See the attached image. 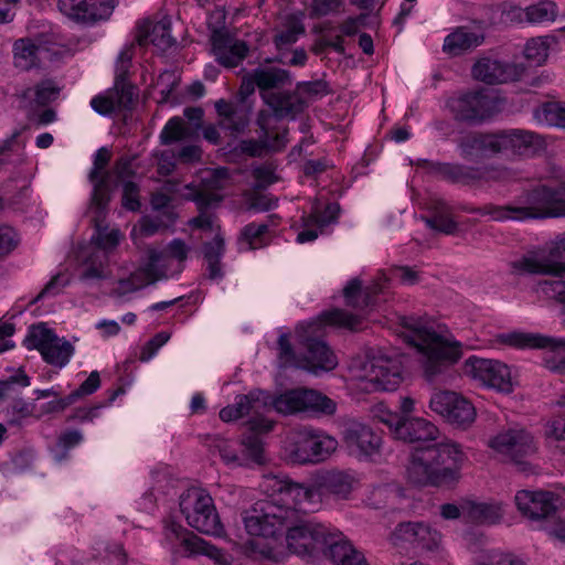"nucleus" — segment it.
<instances>
[{"mask_svg":"<svg viewBox=\"0 0 565 565\" xmlns=\"http://www.w3.org/2000/svg\"><path fill=\"white\" fill-rule=\"evenodd\" d=\"M24 343L30 350L36 349L46 363L58 369L64 367L74 354L71 342L58 338L44 324L31 327Z\"/></svg>","mask_w":565,"mask_h":565,"instance_id":"ddd939ff","label":"nucleus"},{"mask_svg":"<svg viewBox=\"0 0 565 565\" xmlns=\"http://www.w3.org/2000/svg\"><path fill=\"white\" fill-rule=\"evenodd\" d=\"M88 0H58L57 7L63 15L70 20L87 25Z\"/></svg>","mask_w":565,"mask_h":565,"instance_id":"603ef678","label":"nucleus"},{"mask_svg":"<svg viewBox=\"0 0 565 565\" xmlns=\"http://www.w3.org/2000/svg\"><path fill=\"white\" fill-rule=\"evenodd\" d=\"M514 501L521 515L530 521L552 518L563 504L558 494L542 490H520L516 492Z\"/></svg>","mask_w":565,"mask_h":565,"instance_id":"aec40b11","label":"nucleus"},{"mask_svg":"<svg viewBox=\"0 0 565 565\" xmlns=\"http://www.w3.org/2000/svg\"><path fill=\"white\" fill-rule=\"evenodd\" d=\"M418 522H404L399 523L395 531L392 533V541L394 544L398 542H408L412 544L416 543Z\"/></svg>","mask_w":565,"mask_h":565,"instance_id":"338daca9","label":"nucleus"},{"mask_svg":"<svg viewBox=\"0 0 565 565\" xmlns=\"http://www.w3.org/2000/svg\"><path fill=\"white\" fill-rule=\"evenodd\" d=\"M87 2V25L109 19L118 4V0H88Z\"/></svg>","mask_w":565,"mask_h":565,"instance_id":"8fccbe9b","label":"nucleus"},{"mask_svg":"<svg viewBox=\"0 0 565 565\" xmlns=\"http://www.w3.org/2000/svg\"><path fill=\"white\" fill-rule=\"evenodd\" d=\"M498 152H512L529 156L542 147L541 137L523 129H509L495 132Z\"/></svg>","mask_w":565,"mask_h":565,"instance_id":"bb28decb","label":"nucleus"},{"mask_svg":"<svg viewBox=\"0 0 565 565\" xmlns=\"http://www.w3.org/2000/svg\"><path fill=\"white\" fill-rule=\"evenodd\" d=\"M489 447L502 459L524 465V459L536 451L533 436L523 428H509L492 437Z\"/></svg>","mask_w":565,"mask_h":565,"instance_id":"a211bd4d","label":"nucleus"},{"mask_svg":"<svg viewBox=\"0 0 565 565\" xmlns=\"http://www.w3.org/2000/svg\"><path fill=\"white\" fill-rule=\"evenodd\" d=\"M270 116L271 115L266 110H260L257 116V125L263 131V138L260 141L249 140L243 142V150L248 152L250 156H262L264 150L278 151L285 147L287 142V132H284L281 135L276 134L274 137H271V135L268 131V120Z\"/></svg>","mask_w":565,"mask_h":565,"instance_id":"72a5a7b5","label":"nucleus"},{"mask_svg":"<svg viewBox=\"0 0 565 565\" xmlns=\"http://www.w3.org/2000/svg\"><path fill=\"white\" fill-rule=\"evenodd\" d=\"M441 542V534L433 529L430 525L418 522L417 523V534H416V543L422 548L433 551L436 550Z\"/></svg>","mask_w":565,"mask_h":565,"instance_id":"bf43d9fd","label":"nucleus"},{"mask_svg":"<svg viewBox=\"0 0 565 565\" xmlns=\"http://www.w3.org/2000/svg\"><path fill=\"white\" fill-rule=\"evenodd\" d=\"M536 292L540 297L555 300L562 305V323L565 326V280L544 279L537 282Z\"/></svg>","mask_w":565,"mask_h":565,"instance_id":"a18cd8bd","label":"nucleus"},{"mask_svg":"<svg viewBox=\"0 0 565 565\" xmlns=\"http://www.w3.org/2000/svg\"><path fill=\"white\" fill-rule=\"evenodd\" d=\"M179 507L189 526L212 536H222L224 526L211 494L198 487L186 489L179 499Z\"/></svg>","mask_w":565,"mask_h":565,"instance_id":"0eeeda50","label":"nucleus"},{"mask_svg":"<svg viewBox=\"0 0 565 565\" xmlns=\"http://www.w3.org/2000/svg\"><path fill=\"white\" fill-rule=\"evenodd\" d=\"M483 42L484 33L480 28L461 25L445 38L443 51L450 56H459L478 47Z\"/></svg>","mask_w":565,"mask_h":565,"instance_id":"2f4dec72","label":"nucleus"},{"mask_svg":"<svg viewBox=\"0 0 565 565\" xmlns=\"http://www.w3.org/2000/svg\"><path fill=\"white\" fill-rule=\"evenodd\" d=\"M218 127L230 136L243 134L249 125L252 108L243 103L220 98L214 103Z\"/></svg>","mask_w":565,"mask_h":565,"instance_id":"a878e982","label":"nucleus"},{"mask_svg":"<svg viewBox=\"0 0 565 565\" xmlns=\"http://www.w3.org/2000/svg\"><path fill=\"white\" fill-rule=\"evenodd\" d=\"M513 275H552L565 276V233L556 236L545 247L514 260L511 264Z\"/></svg>","mask_w":565,"mask_h":565,"instance_id":"9d476101","label":"nucleus"},{"mask_svg":"<svg viewBox=\"0 0 565 565\" xmlns=\"http://www.w3.org/2000/svg\"><path fill=\"white\" fill-rule=\"evenodd\" d=\"M553 43L555 38L550 35L530 39L523 51L525 58L535 65H542L547 60Z\"/></svg>","mask_w":565,"mask_h":565,"instance_id":"c03bdc74","label":"nucleus"},{"mask_svg":"<svg viewBox=\"0 0 565 565\" xmlns=\"http://www.w3.org/2000/svg\"><path fill=\"white\" fill-rule=\"evenodd\" d=\"M163 543L175 554L184 556L204 555L217 565H232L233 556L218 548L173 520H166Z\"/></svg>","mask_w":565,"mask_h":565,"instance_id":"1a4fd4ad","label":"nucleus"},{"mask_svg":"<svg viewBox=\"0 0 565 565\" xmlns=\"http://www.w3.org/2000/svg\"><path fill=\"white\" fill-rule=\"evenodd\" d=\"M260 395L262 393L250 392L236 396L232 405L220 411V418L223 422H233L248 416L247 425L250 431H270L274 423L265 416L270 407L265 399L260 398Z\"/></svg>","mask_w":565,"mask_h":565,"instance_id":"4468645a","label":"nucleus"},{"mask_svg":"<svg viewBox=\"0 0 565 565\" xmlns=\"http://www.w3.org/2000/svg\"><path fill=\"white\" fill-rule=\"evenodd\" d=\"M340 206L338 203H329L321 211L315 207L313 211L306 216V225H318L319 227L328 226L338 220Z\"/></svg>","mask_w":565,"mask_h":565,"instance_id":"864d4df0","label":"nucleus"},{"mask_svg":"<svg viewBox=\"0 0 565 565\" xmlns=\"http://www.w3.org/2000/svg\"><path fill=\"white\" fill-rule=\"evenodd\" d=\"M139 200V186L132 182L127 181L122 185V206L128 210L136 212L140 209Z\"/></svg>","mask_w":565,"mask_h":565,"instance_id":"e2e57ef3","label":"nucleus"},{"mask_svg":"<svg viewBox=\"0 0 565 565\" xmlns=\"http://www.w3.org/2000/svg\"><path fill=\"white\" fill-rule=\"evenodd\" d=\"M374 416L379 419L380 423L387 426L393 436L396 438V428L402 426L405 417L398 415L397 413L391 412L382 405L376 408Z\"/></svg>","mask_w":565,"mask_h":565,"instance_id":"69168bd1","label":"nucleus"},{"mask_svg":"<svg viewBox=\"0 0 565 565\" xmlns=\"http://www.w3.org/2000/svg\"><path fill=\"white\" fill-rule=\"evenodd\" d=\"M438 428L423 417L404 418L402 426L396 428V439L405 443L428 441L437 438Z\"/></svg>","mask_w":565,"mask_h":565,"instance_id":"c9c22d12","label":"nucleus"},{"mask_svg":"<svg viewBox=\"0 0 565 565\" xmlns=\"http://www.w3.org/2000/svg\"><path fill=\"white\" fill-rule=\"evenodd\" d=\"M502 343L516 349H545L557 355L558 362L550 366L552 370L565 373V339L551 338L532 332H508L499 335Z\"/></svg>","mask_w":565,"mask_h":565,"instance_id":"412c9836","label":"nucleus"},{"mask_svg":"<svg viewBox=\"0 0 565 565\" xmlns=\"http://www.w3.org/2000/svg\"><path fill=\"white\" fill-rule=\"evenodd\" d=\"M30 385V377L21 370L0 381V399L14 398L20 390Z\"/></svg>","mask_w":565,"mask_h":565,"instance_id":"5fc2aeb1","label":"nucleus"},{"mask_svg":"<svg viewBox=\"0 0 565 565\" xmlns=\"http://www.w3.org/2000/svg\"><path fill=\"white\" fill-rule=\"evenodd\" d=\"M343 441L350 455L360 460L372 459L379 455L382 438L369 425L361 422H350L343 433Z\"/></svg>","mask_w":565,"mask_h":565,"instance_id":"5701e85b","label":"nucleus"},{"mask_svg":"<svg viewBox=\"0 0 565 565\" xmlns=\"http://www.w3.org/2000/svg\"><path fill=\"white\" fill-rule=\"evenodd\" d=\"M472 76L487 84H500L514 81L518 76L516 67L491 58H481L472 67Z\"/></svg>","mask_w":565,"mask_h":565,"instance_id":"473e14b6","label":"nucleus"},{"mask_svg":"<svg viewBox=\"0 0 565 565\" xmlns=\"http://www.w3.org/2000/svg\"><path fill=\"white\" fill-rule=\"evenodd\" d=\"M274 491L278 492L277 500H264L254 503L242 514L246 532L252 536L275 539L286 531L295 515L291 500L286 499L285 483H291L289 479H270Z\"/></svg>","mask_w":565,"mask_h":565,"instance_id":"39448f33","label":"nucleus"},{"mask_svg":"<svg viewBox=\"0 0 565 565\" xmlns=\"http://www.w3.org/2000/svg\"><path fill=\"white\" fill-rule=\"evenodd\" d=\"M60 90L53 79H43L33 87L21 90L18 97L30 106H45L58 97Z\"/></svg>","mask_w":565,"mask_h":565,"instance_id":"ea45409f","label":"nucleus"},{"mask_svg":"<svg viewBox=\"0 0 565 565\" xmlns=\"http://www.w3.org/2000/svg\"><path fill=\"white\" fill-rule=\"evenodd\" d=\"M278 220V215L271 214L265 222H250L245 225L238 237L239 249L253 250L269 245L275 235Z\"/></svg>","mask_w":565,"mask_h":565,"instance_id":"c756f323","label":"nucleus"},{"mask_svg":"<svg viewBox=\"0 0 565 565\" xmlns=\"http://www.w3.org/2000/svg\"><path fill=\"white\" fill-rule=\"evenodd\" d=\"M108 256L100 250H93L84 260L79 279L85 282L104 280L109 277Z\"/></svg>","mask_w":565,"mask_h":565,"instance_id":"79ce46f5","label":"nucleus"},{"mask_svg":"<svg viewBox=\"0 0 565 565\" xmlns=\"http://www.w3.org/2000/svg\"><path fill=\"white\" fill-rule=\"evenodd\" d=\"M446 107L457 121L480 122L493 115L497 100L484 92H469L451 96Z\"/></svg>","mask_w":565,"mask_h":565,"instance_id":"f3484780","label":"nucleus"},{"mask_svg":"<svg viewBox=\"0 0 565 565\" xmlns=\"http://www.w3.org/2000/svg\"><path fill=\"white\" fill-rule=\"evenodd\" d=\"M407 342L414 345L420 358L425 379L430 383L445 382L450 366L457 363L461 355V343L450 335H443L420 318H404Z\"/></svg>","mask_w":565,"mask_h":565,"instance_id":"f257e3e1","label":"nucleus"},{"mask_svg":"<svg viewBox=\"0 0 565 565\" xmlns=\"http://www.w3.org/2000/svg\"><path fill=\"white\" fill-rule=\"evenodd\" d=\"M99 386V373L97 371H93L88 377L79 385V387L70 394V396L72 397L73 403H75L78 398L95 393Z\"/></svg>","mask_w":565,"mask_h":565,"instance_id":"0e129e2a","label":"nucleus"},{"mask_svg":"<svg viewBox=\"0 0 565 565\" xmlns=\"http://www.w3.org/2000/svg\"><path fill=\"white\" fill-rule=\"evenodd\" d=\"M430 210L431 216L423 218L428 227L447 235L457 231L458 224L452 218L451 209L446 202L437 200L433 202Z\"/></svg>","mask_w":565,"mask_h":565,"instance_id":"a19ab883","label":"nucleus"},{"mask_svg":"<svg viewBox=\"0 0 565 565\" xmlns=\"http://www.w3.org/2000/svg\"><path fill=\"white\" fill-rule=\"evenodd\" d=\"M120 236L119 230L97 226L95 234L92 236V243L96 247L95 250H100L108 255L119 244Z\"/></svg>","mask_w":565,"mask_h":565,"instance_id":"3c124183","label":"nucleus"},{"mask_svg":"<svg viewBox=\"0 0 565 565\" xmlns=\"http://www.w3.org/2000/svg\"><path fill=\"white\" fill-rule=\"evenodd\" d=\"M13 64L21 71H29L39 66L43 49L29 38L19 39L13 43Z\"/></svg>","mask_w":565,"mask_h":565,"instance_id":"58836bf2","label":"nucleus"},{"mask_svg":"<svg viewBox=\"0 0 565 565\" xmlns=\"http://www.w3.org/2000/svg\"><path fill=\"white\" fill-rule=\"evenodd\" d=\"M136 41L141 46L152 44L159 51L166 52L175 44V40L171 35L170 19L163 18L156 23L150 21L140 23L138 25Z\"/></svg>","mask_w":565,"mask_h":565,"instance_id":"7c9ffc66","label":"nucleus"},{"mask_svg":"<svg viewBox=\"0 0 565 565\" xmlns=\"http://www.w3.org/2000/svg\"><path fill=\"white\" fill-rule=\"evenodd\" d=\"M463 372L483 386L499 392L510 393L513 390L509 366L498 360L471 355L463 363Z\"/></svg>","mask_w":565,"mask_h":565,"instance_id":"dca6fc26","label":"nucleus"},{"mask_svg":"<svg viewBox=\"0 0 565 565\" xmlns=\"http://www.w3.org/2000/svg\"><path fill=\"white\" fill-rule=\"evenodd\" d=\"M494 221L548 218L565 216V182L557 188L535 186L519 196L516 204L498 206L488 204L477 210Z\"/></svg>","mask_w":565,"mask_h":565,"instance_id":"7ed1b4c3","label":"nucleus"},{"mask_svg":"<svg viewBox=\"0 0 565 565\" xmlns=\"http://www.w3.org/2000/svg\"><path fill=\"white\" fill-rule=\"evenodd\" d=\"M546 437L556 443V447L565 452V417L551 422L546 429Z\"/></svg>","mask_w":565,"mask_h":565,"instance_id":"774afa93","label":"nucleus"},{"mask_svg":"<svg viewBox=\"0 0 565 565\" xmlns=\"http://www.w3.org/2000/svg\"><path fill=\"white\" fill-rule=\"evenodd\" d=\"M191 249V246H189L181 238L172 239L167 245L164 250L149 248L147 253V262L140 267V271L145 274L146 279L149 282H154L159 279L168 278L166 266L163 265L166 258L175 259L180 265L181 271Z\"/></svg>","mask_w":565,"mask_h":565,"instance_id":"4be33fe9","label":"nucleus"},{"mask_svg":"<svg viewBox=\"0 0 565 565\" xmlns=\"http://www.w3.org/2000/svg\"><path fill=\"white\" fill-rule=\"evenodd\" d=\"M557 13V6L551 0H542L524 10L525 20L530 23L553 22Z\"/></svg>","mask_w":565,"mask_h":565,"instance_id":"de8ad7c7","label":"nucleus"},{"mask_svg":"<svg viewBox=\"0 0 565 565\" xmlns=\"http://www.w3.org/2000/svg\"><path fill=\"white\" fill-rule=\"evenodd\" d=\"M535 118L540 124L565 129V104L545 103L535 111Z\"/></svg>","mask_w":565,"mask_h":565,"instance_id":"49530a36","label":"nucleus"},{"mask_svg":"<svg viewBox=\"0 0 565 565\" xmlns=\"http://www.w3.org/2000/svg\"><path fill=\"white\" fill-rule=\"evenodd\" d=\"M305 33V25L295 14L285 17L281 29L277 31L274 43L278 50L287 49L296 43L301 34Z\"/></svg>","mask_w":565,"mask_h":565,"instance_id":"37998d69","label":"nucleus"},{"mask_svg":"<svg viewBox=\"0 0 565 565\" xmlns=\"http://www.w3.org/2000/svg\"><path fill=\"white\" fill-rule=\"evenodd\" d=\"M295 509L294 520L288 523L285 531L286 546L292 554L298 556L316 557L320 554L327 555L332 541L340 537V531L329 524L316 519L303 518L302 514L313 511L302 510L292 502Z\"/></svg>","mask_w":565,"mask_h":565,"instance_id":"423d86ee","label":"nucleus"},{"mask_svg":"<svg viewBox=\"0 0 565 565\" xmlns=\"http://www.w3.org/2000/svg\"><path fill=\"white\" fill-rule=\"evenodd\" d=\"M438 171L447 180L463 184L476 181H504L513 178L511 170L499 166L469 167L443 163L439 166Z\"/></svg>","mask_w":565,"mask_h":565,"instance_id":"b1692460","label":"nucleus"},{"mask_svg":"<svg viewBox=\"0 0 565 565\" xmlns=\"http://www.w3.org/2000/svg\"><path fill=\"white\" fill-rule=\"evenodd\" d=\"M343 294L347 305L353 308L364 309L371 305L370 295L362 292V282L356 278L348 282Z\"/></svg>","mask_w":565,"mask_h":565,"instance_id":"6e6d98bb","label":"nucleus"},{"mask_svg":"<svg viewBox=\"0 0 565 565\" xmlns=\"http://www.w3.org/2000/svg\"><path fill=\"white\" fill-rule=\"evenodd\" d=\"M467 460L459 444L446 440L437 445L416 449L407 467V477L417 486H441L455 482Z\"/></svg>","mask_w":565,"mask_h":565,"instance_id":"f03ea898","label":"nucleus"},{"mask_svg":"<svg viewBox=\"0 0 565 565\" xmlns=\"http://www.w3.org/2000/svg\"><path fill=\"white\" fill-rule=\"evenodd\" d=\"M326 557L333 565H370L364 553L340 531V537L332 541Z\"/></svg>","mask_w":565,"mask_h":565,"instance_id":"4c0bfd02","label":"nucleus"},{"mask_svg":"<svg viewBox=\"0 0 565 565\" xmlns=\"http://www.w3.org/2000/svg\"><path fill=\"white\" fill-rule=\"evenodd\" d=\"M459 149L461 157L468 160L499 153L495 134H469L461 139Z\"/></svg>","mask_w":565,"mask_h":565,"instance_id":"e433bc0d","label":"nucleus"},{"mask_svg":"<svg viewBox=\"0 0 565 565\" xmlns=\"http://www.w3.org/2000/svg\"><path fill=\"white\" fill-rule=\"evenodd\" d=\"M338 446V440L326 431L302 427L294 434L289 457L296 463H319L327 460Z\"/></svg>","mask_w":565,"mask_h":565,"instance_id":"f8f14e48","label":"nucleus"},{"mask_svg":"<svg viewBox=\"0 0 565 565\" xmlns=\"http://www.w3.org/2000/svg\"><path fill=\"white\" fill-rule=\"evenodd\" d=\"M136 97V87L125 81L115 79L114 87L90 100L92 108L102 116H109L121 109H130Z\"/></svg>","mask_w":565,"mask_h":565,"instance_id":"393cba45","label":"nucleus"},{"mask_svg":"<svg viewBox=\"0 0 565 565\" xmlns=\"http://www.w3.org/2000/svg\"><path fill=\"white\" fill-rule=\"evenodd\" d=\"M273 407L284 415L299 412L332 415L337 411V404L331 398L313 390L286 392L273 401Z\"/></svg>","mask_w":565,"mask_h":565,"instance_id":"2eb2a0df","label":"nucleus"},{"mask_svg":"<svg viewBox=\"0 0 565 565\" xmlns=\"http://www.w3.org/2000/svg\"><path fill=\"white\" fill-rule=\"evenodd\" d=\"M320 321L327 326L355 330L361 323V318L360 316L352 315L343 309H332L322 312L320 315Z\"/></svg>","mask_w":565,"mask_h":565,"instance_id":"09e8293b","label":"nucleus"},{"mask_svg":"<svg viewBox=\"0 0 565 565\" xmlns=\"http://www.w3.org/2000/svg\"><path fill=\"white\" fill-rule=\"evenodd\" d=\"M306 353L299 359L297 367L308 370L315 374L320 371H331L338 365L335 354L328 344L315 338H308L305 342Z\"/></svg>","mask_w":565,"mask_h":565,"instance_id":"cd10ccee","label":"nucleus"},{"mask_svg":"<svg viewBox=\"0 0 565 565\" xmlns=\"http://www.w3.org/2000/svg\"><path fill=\"white\" fill-rule=\"evenodd\" d=\"M356 379L365 391L393 392L404 380L403 363L397 356L374 355L361 364Z\"/></svg>","mask_w":565,"mask_h":565,"instance_id":"9b49d317","label":"nucleus"},{"mask_svg":"<svg viewBox=\"0 0 565 565\" xmlns=\"http://www.w3.org/2000/svg\"><path fill=\"white\" fill-rule=\"evenodd\" d=\"M504 515V508L498 501H473L463 502V516L477 524H495Z\"/></svg>","mask_w":565,"mask_h":565,"instance_id":"f704fd0d","label":"nucleus"},{"mask_svg":"<svg viewBox=\"0 0 565 565\" xmlns=\"http://www.w3.org/2000/svg\"><path fill=\"white\" fill-rule=\"evenodd\" d=\"M252 74L254 75V83L262 90L264 103L268 105L277 119L295 118L296 115L303 110L305 104L300 98L289 94L269 92V89L276 88L289 81V73L287 71L277 67H258Z\"/></svg>","mask_w":565,"mask_h":565,"instance_id":"6e6552de","label":"nucleus"},{"mask_svg":"<svg viewBox=\"0 0 565 565\" xmlns=\"http://www.w3.org/2000/svg\"><path fill=\"white\" fill-rule=\"evenodd\" d=\"M259 431H252L249 435L242 439L243 455L246 460H250L255 463H262L264 460V445L259 436ZM245 461V459H243Z\"/></svg>","mask_w":565,"mask_h":565,"instance_id":"13d9d810","label":"nucleus"},{"mask_svg":"<svg viewBox=\"0 0 565 565\" xmlns=\"http://www.w3.org/2000/svg\"><path fill=\"white\" fill-rule=\"evenodd\" d=\"M211 43L217 62L225 67L237 66L248 52L245 42L234 40L223 30H215L212 33Z\"/></svg>","mask_w":565,"mask_h":565,"instance_id":"c85d7f7f","label":"nucleus"},{"mask_svg":"<svg viewBox=\"0 0 565 565\" xmlns=\"http://www.w3.org/2000/svg\"><path fill=\"white\" fill-rule=\"evenodd\" d=\"M92 183L94 185L92 201L96 206L103 209L109 201V183L107 173H105L104 177L95 179V182Z\"/></svg>","mask_w":565,"mask_h":565,"instance_id":"680f3d73","label":"nucleus"},{"mask_svg":"<svg viewBox=\"0 0 565 565\" xmlns=\"http://www.w3.org/2000/svg\"><path fill=\"white\" fill-rule=\"evenodd\" d=\"M359 483L353 470H327L319 475L312 486L285 483L286 499L306 511H319L331 501L349 500Z\"/></svg>","mask_w":565,"mask_h":565,"instance_id":"20e7f679","label":"nucleus"},{"mask_svg":"<svg viewBox=\"0 0 565 565\" xmlns=\"http://www.w3.org/2000/svg\"><path fill=\"white\" fill-rule=\"evenodd\" d=\"M344 0H311L309 6V17L319 19L328 14L337 12L343 4Z\"/></svg>","mask_w":565,"mask_h":565,"instance_id":"052dcab7","label":"nucleus"},{"mask_svg":"<svg viewBox=\"0 0 565 565\" xmlns=\"http://www.w3.org/2000/svg\"><path fill=\"white\" fill-rule=\"evenodd\" d=\"M429 407L445 420L458 427H467L475 422L476 408L462 395L451 391H439L431 395Z\"/></svg>","mask_w":565,"mask_h":565,"instance_id":"6ab92c4d","label":"nucleus"},{"mask_svg":"<svg viewBox=\"0 0 565 565\" xmlns=\"http://www.w3.org/2000/svg\"><path fill=\"white\" fill-rule=\"evenodd\" d=\"M188 129L180 117H172L163 127L160 139L163 145H170L188 137Z\"/></svg>","mask_w":565,"mask_h":565,"instance_id":"4d7b16f0","label":"nucleus"}]
</instances>
